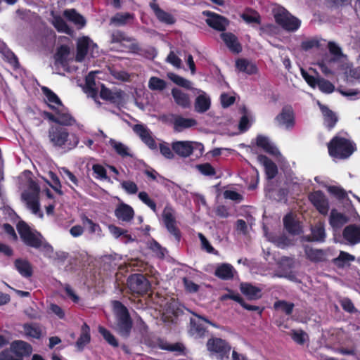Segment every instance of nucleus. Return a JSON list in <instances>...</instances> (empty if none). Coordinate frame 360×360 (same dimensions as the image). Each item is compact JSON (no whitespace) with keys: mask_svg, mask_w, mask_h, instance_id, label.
I'll return each mask as SVG.
<instances>
[{"mask_svg":"<svg viewBox=\"0 0 360 360\" xmlns=\"http://www.w3.org/2000/svg\"><path fill=\"white\" fill-rule=\"evenodd\" d=\"M43 92L49 106L54 111V113L47 112L46 117L50 120L61 125H72L75 120L70 115L58 96L46 87L43 88Z\"/></svg>","mask_w":360,"mask_h":360,"instance_id":"nucleus-1","label":"nucleus"},{"mask_svg":"<svg viewBox=\"0 0 360 360\" xmlns=\"http://www.w3.org/2000/svg\"><path fill=\"white\" fill-rule=\"evenodd\" d=\"M134 322L128 308L120 301L114 300V331L124 339L128 338Z\"/></svg>","mask_w":360,"mask_h":360,"instance_id":"nucleus-2","label":"nucleus"},{"mask_svg":"<svg viewBox=\"0 0 360 360\" xmlns=\"http://www.w3.org/2000/svg\"><path fill=\"white\" fill-rule=\"evenodd\" d=\"M49 138L53 146L65 151L75 148L79 143V139L75 134L69 133L67 129L60 126L50 128Z\"/></svg>","mask_w":360,"mask_h":360,"instance_id":"nucleus-3","label":"nucleus"},{"mask_svg":"<svg viewBox=\"0 0 360 360\" xmlns=\"http://www.w3.org/2000/svg\"><path fill=\"white\" fill-rule=\"evenodd\" d=\"M17 230L25 245L34 248L42 249L47 254L53 251L52 247L44 241L41 235L28 226L24 221L18 224Z\"/></svg>","mask_w":360,"mask_h":360,"instance_id":"nucleus-4","label":"nucleus"},{"mask_svg":"<svg viewBox=\"0 0 360 360\" xmlns=\"http://www.w3.org/2000/svg\"><path fill=\"white\" fill-rule=\"evenodd\" d=\"M103 75L100 71L91 72L86 77L85 92L96 101L98 94L100 97L106 101H110L112 98L111 91L106 88L104 84L100 82Z\"/></svg>","mask_w":360,"mask_h":360,"instance_id":"nucleus-5","label":"nucleus"},{"mask_svg":"<svg viewBox=\"0 0 360 360\" xmlns=\"http://www.w3.org/2000/svg\"><path fill=\"white\" fill-rule=\"evenodd\" d=\"M40 188L37 184L33 180L29 179L27 181V188L22 193V200L25 204L27 208L34 214L42 217L40 211L39 201Z\"/></svg>","mask_w":360,"mask_h":360,"instance_id":"nucleus-6","label":"nucleus"},{"mask_svg":"<svg viewBox=\"0 0 360 360\" xmlns=\"http://www.w3.org/2000/svg\"><path fill=\"white\" fill-rule=\"evenodd\" d=\"M328 151L331 156L337 158H347L354 151L352 143L344 139L335 137L328 144Z\"/></svg>","mask_w":360,"mask_h":360,"instance_id":"nucleus-7","label":"nucleus"},{"mask_svg":"<svg viewBox=\"0 0 360 360\" xmlns=\"http://www.w3.org/2000/svg\"><path fill=\"white\" fill-rule=\"evenodd\" d=\"M98 53V46L88 37H83L78 39L77 44V54L75 60L82 62L85 58H95Z\"/></svg>","mask_w":360,"mask_h":360,"instance_id":"nucleus-8","label":"nucleus"},{"mask_svg":"<svg viewBox=\"0 0 360 360\" xmlns=\"http://www.w3.org/2000/svg\"><path fill=\"white\" fill-rule=\"evenodd\" d=\"M127 287L134 295H144L148 292L150 284L148 279L142 274H134L127 279Z\"/></svg>","mask_w":360,"mask_h":360,"instance_id":"nucleus-9","label":"nucleus"},{"mask_svg":"<svg viewBox=\"0 0 360 360\" xmlns=\"http://www.w3.org/2000/svg\"><path fill=\"white\" fill-rule=\"evenodd\" d=\"M207 349L218 354L220 360H226L229 358L231 345L225 340L219 338H212L207 342Z\"/></svg>","mask_w":360,"mask_h":360,"instance_id":"nucleus-10","label":"nucleus"},{"mask_svg":"<svg viewBox=\"0 0 360 360\" xmlns=\"http://www.w3.org/2000/svg\"><path fill=\"white\" fill-rule=\"evenodd\" d=\"M114 51L118 52L122 48L128 49L129 51L136 53L139 51L138 44L134 42V40L127 37L124 32H117L114 34Z\"/></svg>","mask_w":360,"mask_h":360,"instance_id":"nucleus-11","label":"nucleus"},{"mask_svg":"<svg viewBox=\"0 0 360 360\" xmlns=\"http://www.w3.org/2000/svg\"><path fill=\"white\" fill-rule=\"evenodd\" d=\"M275 19L278 24L289 31L296 30L300 26V21L284 9L275 14Z\"/></svg>","mask_w":360,"mask_h":360,"instance_id":"nucleus-12","label":"nucleus"},{"mask_svg":"<svg viewBox=\"0 0 360 360\" xmlns=\"http://www.w3.org/2000/svg\"><path fill=\"white\" fill-rule=\"evenodd\" d=\"M202 13L207 17L206 19L207 24L216 30L223 32L226 30L229 25V20L224 16L207 11H203Z\"/></svg>","mask_w":360,"mask_h":360,"instance_id":"nucleus-13","label":"nucleus"},{"mask_svg":"<svg viewBox=\"0 0 360 360\" xmlns=\"http://www.w3.org/2000/svg\"><path fill=\"white\" fill-rule=\"evenodd\" d=\"M9 348L20 360H23L24 356H30L32 352V346L23 340H14Z\"/></svg>","mask_w":360,"mask_h":360,"instance_id":"nucleus-14","label":"nucleus"},{"mask_svg":"<svg viewBox=\"0 0 360 360\" xmlns=\"http://www.w3.org/2000/svg\"><path fill=\"white\" fill-rule=\"evenodd\" d=\"M310 201L316 207L320 213L326 214L328 212V202L321 191H316L309 196Z\"/></svg>","mask_w":360,"mask_h":360,"instance_id":"nucleus-15","label":"nucleus"},{"mask_svg":"<svg viewBox=\"0 0 360 360\" xmlns=\"http://www.w3.org/2000/svg\"><path fill=\"white\" fill-rule=\"evenodd\" d=\"M172 122L176 131H181L183 129L192 127L197 124L195 120L193 118H184L181 115H172Z\"/></svg>","mask_w":360,"mask_h":360,"instance_id":"nucleus-16","label":"nucleus"},{"mask_svg":"<svg viewBox=\"0 0 360 360\" xmlns=\"http://www.w3.org/2000/svg\"><path fill=\"white\" fill-rule=\"evenodd\" d=\"M162 217L168 231L173 234L177 240H179L180 233L176 227V221L173 217L172 210L169 207H165L163 211Z\"/></svg>","mask_w":360,"mask_h":360,"instance_id":"nucleus-17","label":"nucleus"},{"mask_svg":"<svg viewBox=\"0 0 360 360\" xmlns=\"http://www.w3.org/2000/svg\"><path fill=\"white\" fill-rule=\"evenodd\" d=\"M256 144L262 148L266 153L274 155L278 158H282V155L278 149L274 146L266 136L259 135L257 137Z\"/></svg>","mask_w":360,"mask_h":360,"instance_id":"nucleus-18","label":"nucleus"},{"mask_svg":"<svg viewBox=\"0 0 360 360\" xmlns=\"http://www.w3.org/2000/svg\"><path fill=\"white\" fill-rule=\"evenodd\" d=\"M343 238L351 245L360 242V226L356 225H349L344 229Z\"/></svg>","mask_w":360,"mask_h":360,"instance_id":"nucleus-19","label":"nucleus"},{"mask_svg":"<svg viewBox=\"0 0 360 360\" xmlns=\"http://www.w3.org/2000/svg\"><path fill=\"white\" fill-rule=\"evenodd\" d=\"M240 290L249 300H256L262 297V289L250 283H240Z\"/></svg>","mask_w":360,"mask_h":360,"instance_id":"nucleus-20","label":"nucleus"},{"mask_svg":"<svg viewBox=\"0 0 360 360\" xmlns=\"http://www.w3.org/2000/svg\"><path fill=\"white\" fill-rule=\"evenodd\" d=\"M133 130L149 148H155V142L150 136V131L144 125L135 124L133 127Z\"/></svg>","mask_w":360,"mask_h":360,"instance_id":"nucleus-21","label":"nucleus"},{"mask_svg":"<svg viewBox=\"0 0 360 360\" xmlns=\"http://www.w3.org/2000/svg\"><path fill=\"white\" fill-rule=\"evenodd\" d=\"M22 328L27 337L39 340L43 336L42 326L39 323H25L22 325Z\"/></svg>","mask_w":360,"mask_h":360,"instance_id":"nucleus-22","label":"nucleus"},{"mask_svg":"<svg viewBox=\"0 0 360 360\" xmlns=\"http://www.w3.org/2000/svg\"><path fill=\"white\" fill-rule=\"evenodd\" d=\"M221 37L226 46L233 53H238L242 51V46L238 38L231 32H223Z\"/></svg>","mask_w":360,"mask_h":360,"instance_id":"nucleus-23","label":"nucleus"},{"mask_svg":"<svg viewBox=\"0 0 360 360\" xmlns=\"http://www.w3.org/2000/svg\"><path fill=\"white\" fill-rule=\"evenodd\" d=\"M192 143L191 141H176L172 143V149L179 156L186 158L193 153Z\"/></svg>","mask_w":360,"mask_h":360,"instance_id":"nucleus-24","label":"nucleus"},{"mask_svg":"<svg viewBox=\"0 0 360 360\" xmlns=\"http://www.w3.org/2000/svg\"><path fill=\"white\" fill-rule=\"evenodd\" d=\"M276 120L280 124H285L288 128L292 127L295 123L292 109L289 106L284 107Z\"/></svg>","mask_w":360,"mask_h":360,"instance_id":"nucleus-25","label":"nucleus"},{"mask_svg":"<svg viewBox=\"0 0 360 360\" xmlns=\"http://www.w3.org/2000/svg\"><path fill=\"white\" fill-rule=\"evenodd\" d=\"M63 15L75 24L78 29L83 28L86 25L85 18L75 9H66L63 12Z\"/></svg>","mask_w":360,"mask_h":360,"instance_id":"nucleus-26","label":"nucleus"},{"mask_svg":"<svg viewBox=\"0 0 360 360\" xmlns=\"http://www.w3.org/2000/svg\"><path fill=\"white\" fill-rule=\"evenodd\" d=\"M257 160L264 165L268 179H271L274 178L278 173V168L276 164L263 155H258Z\"/></svg>","mask_w":360,"mask_h":360,"instance_id":"nucleus-27","label":"nucleus"},{"mask_svg":"<svg viewBox=\"0 0 360 360\" xmlns=\"http://www.w3.org/2000/svg\"><path fill=\"white\" fill-rule=\"evenodd\" d=\"M70 59V48L65 45L60 46L55 55L56 64L65 68Z\"/></svg>","mask_w":360,"mask_h":360,"instance_id":"nucleus-28","label":"nucleus"},{"mask_svg":"<svg viewBox=\"0 0 360 360\" xmlns=\"http://www.w3.org/2000/svg\"><path fill=\"white\" fill-rule=\"evenodd\" d=\"M326 237L323 224L321 222L317 223L311 228V236H304L303 238L307 241L323 242Z\"/></svg>","mask_w":360,"mask_h":360,"instance_id":"nucleus-29","label":"nucleus"},{"mask_svg":"<svg viewBox=\"0 0 360 360\" xmlns=\"http://www.w3.org/2000/svg\"><path fill=\"white\" fill-rule=\"evenodd\" d=\"M116 217L124 221H129L134 217V210L131 207L125 204L120 203L115 211Z\"/></svg>","mask_w":360,"mask_h":360,"instance_id":"nucleus-30","label":"nucleus"},{"mask_svg":"<svg viewBox=\"0 0 360 360\" xmlns=\"http://www.w3.org/2000/svg\"><path fill=\"white\" fill-rule=\"evenodd\" d=\"M211 105V101L205 92L196 97L194 103L195 110L199 113L207 111Z\"/></svg>","mask_w":360,"mask_h":360,"instance_id":"nucleus-31","label":"nucleus"},{"mask_svg":"<svg viewBox=\"0 0 360 360\" xmlns=\"http://www.w3.org/2000/svg\"><path fill=\"white\" fill-rule=\"evenodd\" d=\"M150 6L160 21L168 25H172L175 22L174 17L170 13L162 10L155 2H151Z\"/></svg>","mask_w":360,"mask_h":360,"instance_id":"nucleus-32","label":"nucleus"},{"mask_svg":"<svg viewBox=\"0 0 360 360\" xmlns=\"http://www.w3.org/2000/svg\"><path fill=\"white\" fill-rule=\"evenodd\" d=\"M283 223L286 230L291 234L297 235L302 231L300 224L295 220L291 214H288L283 219Z\"/></svg>","mask_w":360,"mask_h":360,"instance_id":"nucleus-33","label":"nucleus"},{"mask_svg":"<svg viewBox=\"0 0 360 360\" xmlns=\"http://www.w3.org/2000/svg\"><path fill=\"white\" fill-rule=\"evenodd\" d=\"M172 95L176 103L184 108L190 107L191 100L189 96L178 89L172 90Z\"/></svg>","mask_w":360,"mask_h":360,"instance_id":"nucleus-34","label":"nucleus"},{"mask_svg":"<svg viewBox=\"0 0 360 360\" xmlns=\"http://www.w3.org/2000/svg\"><path fill=\"white\" fill-rule=\"evenodd\" d=\"M90 328L86 323H84L82 326L81 334L76 342V347L79 350H82L85 345L90 342Z\"/></svg>","mask_w":360,"mask_h":360,"instance_id":"nucleus-35","label":"nucleus"},{"mask_svg":"<svg viewBox=\"0 0 360 360\" xmlns=\"http://www.w3.org/2000/svg\"><path fill=\"white\" fill-rule=\"evenodd\" d=\"M52 23L55 28L60 32L72 35L74 32L73 30L70 27L62 17L59 15H53Z\"/></svg>","mask_w":360,"mask_h":360,"instance_id":"nucleus-36","label":"nucleus"},{"mask_svg":"<svg viewBox=\"0 0 360 360\" xmlns=\"http://www.w3.org/2000/svg\"><path fill=\"white\" fill-rule=\"evenodd\" d=\"M134 18V15L128 12L116 13L114 14V25L124 26L130 24Z\"/></svg>","mask_w":360,"mask_h":360,"instance_id":"nucleus-37","label":"nucleus"},{"mask_svg":"<svg viewBox=\"0 0 360 360\" xmlns=\"http://www.w3.org/2000/svg\"><path fill=\"white\" fill-rule=\"evenodd\" d=\"M236 67L239 71L252 75L257 72V69L255 65L245 59H238L236 61Z\"/></svg>","mask_w":360,"mask_h":360,"instance_id":"nucleus-38","label":"nucleus"},{"mask_svg":"<svg viewBox=\"0 0 360 360\" xmlns=\"http://www.w3.org/2000/svg\"><path fill=\"white\" fill-rule=\"evenodd\" d=\"M305 252L307 257L313 262H318L326 259L327 254L322 250L307 248Z\"/></svg>","mask_w":360,"mask_h":360,"instance_id":"nucleus-39","label":"nucleus"},{"mask_svg":"<svg viewBox=\"0 0 360 360\" xmlns=\"http://www.w3.org/2000/svg\"><path fill=\"white\" fill-rule=\"evenodd\" d=\"M354 260V256L345 252H340L338 257L333 259V262L338 268H347L349 266V262Z\"/></svg>","mask_w":360,"mask_h":360,"instance_id":"nucleus-40","label":"nucleus"},{"mask_svg":"<svg viewBox=\"0 0 360 360\" xmlns=\"http://www.w3.org/2000/svg\"><path fill=\"white\" fill-rule=\"evenodd\" d=\"M295 304L285 300H278L274 304V308L276 310H281L285 315L290 316L293 311Z\"/></svg>","mask_w":360,"mask_h":360,"instance_id":"nucleus-41","label":"nucleus"},{"mask_svg":"<svg viewBox=\"0 0 360 360\" xmlns=\"http://www.w3.org/2000/svg\"><path fill=\"white\" fill-rule=\"evenodd\" d=\"M348 221V218L341 213L332 210L330 213V224L334 227H340Z\"/></svg>","mask_w":360,"mask_h":360,"instance_id":"nucleus-42","label":"nucleus"},{"mask_svg":"<svg viewBox=\"0 0 360 360\" xmlns=\"http://www.w3.org/2000/svg\"><path fill=\"white\" fill-rule=\"evenodd\" d=\"M290 335L292 340L298 345H303L306 342L307 334L302 330H292Z\"/></svg>","mask_w":360,"mask_h":360,"instance_id":"nucleus-43","label":"nucleus"},{"mask_svg":"<svg viewBox=\"0 0 360 360\" xmlns=\"http://www.w3.org/2000/svg\"><path fill=\"white\" fill-rule=\"evenodd\" d=\"M168 77L176 84L184 87L186 89H191V82L184 79L174 73L169 72L167 74Z\"/></svg>","mask_w":360,"mask_h":360,"instance_id":"nucleus-44","label":"nucleus"},{"mask_svg":"<svg viewBox=\"0 0 360 360\" xmlns=\"http://www.w3.org/2000/svg\"><path fill=\"white\" fill-rule=\"evenodd\" d=\"M280 268L283 269L298 268L299 264L297 261L289 257H283L278 261Z\"/></svg>","mask_w":360,"mask_h":360,"instance_id":"nucleus-45","label":"nucleus"},{"mask_svg":"<svg viewBox=\"0 0 360 360\" xmlns=\"http://www.w3.org/2000/svg\"><path fill=\"white\" fill-rule=\"evenodd\" d=\"M321 109L325 117V120L328 124V127H333L337 122V117L334 113L328 109L326 107L321 105Z\"/></svg>","mask_w":360,"mask_h":360,"instance_id":"nucleus-46","label":"nucleus"},{"mask_svg":"<svg viewBox=\"0 0 360 360\" xmlns=\"http://www.w3.org/2000/svg\"><path fill=\"white\" fill-rule=\"evenodd\" d=\"M241 18L248 23L260 24V16L255 11H248L241 15Z\"/></svg>","mask_w":360,"mask_h":360,"instance_id":"nucleus-47","label":"nucleus"},{"mask_svg":"<svg viewBox=\"0 0 360 360\" xmlns=\"http://www.w3.org/2000/svg\"><path fill=\"white\" fill-rule=\"evenodd\" d=\"M49 176L51 178L52 182L50 183L49 181H47V183L55 191H56L58 194L62 195L63 192L61 191V184L58 177L53 172H49Z\"/></svg>","mask_w":360,"mask_h":360,"instance_id":"nucleus-48","label":"nucleus"},{"mask_svg":"<svg viewBox=\"0 0 360 360\" xmlns=\"http://www.w3.org/2000/svg\"><path fill=\"white\" fill-rule=\"evenodd\" d=\"M229 293L222 295L219 300L222 302L226 301L227 300H232L238 304H240L242 300L243 299L239 293L235 292L233 290L228 289Z\"/></svg>","mask_w":360,"mask_h":360,"instance_id":"nucleus-49","label":"nucleus"},{"mask_svg":"<svg viewBox=\"0 0 360 360\" xmlns=\"http://www.w3.org/2000/svg\"><path fill=\"white\" fill-rule=\"evenodd\" d=\"M127 98L128 96L120 89L114 91V103H116L118 108H121L124 105Z\"/></svg>","mask_w":360,"mask_h":360,"instance_id":"nucleus-50","label":"nucleus"},{"mask_svg":"<svg viewBox=\"0 0 360 360\" xmlns=\"http://www.w3.org/2000/svg\"><path fill=\"white\" fill-rule=\"evenodd\" d=\"M162 349L169 352H176L179 354H184L186 349L184 345L181 342L166 344L162 347Z\"/></svg>","mask_w":360,"mask_h":360,"instance_id":"nucleus-51","label":"nucleus"},{"mask_svg":"<svg viewBox=\"0 0 360 360\" xmlns=\"http://www.w3.org/2000/svg\"><path fill=\"white\" fill-rule=\"evenodd\" d=\"M5 59L14 68H17L19 66V63L14 53L8 49H5L2 51Z\"/></svg>","mask_w":360,"mask_h":360,"instance_id":"nucleus-52","label":"nucleus"},{"mask_svg":"<svg viewBox=\"0 0 360 360\" xmlns=\"http://www.w3.org/2000/svg\"><path fill=\"white\" fill-rule=\"evenodd\" d=\"M148 86L152 90H162L165 88V82L158 77H151Z\"/></svg>","mask_w":360,"mask_h":360,"instance_id":"nucleus-53","label":"nucleus"},{"mask_svg":"<svg viewBox=\"0 0 360 360\" xmlns=\"http://www.w3.org/2000/svg\"><path fill=\"white\" fill-rule=\"evenodd\" d=\"M59 172L63 179L70 181L75 186L78 185L77 177L69 169L65 167H61L59 169Z\"/></svg>","mask_w":360,"mask_h":360,"instance_id":"nucleus-54","label":"nucleus"},{"mask_svg":"<svg viewBox=\"0 0 360 360\" xmlns=\"http://www.w3.org/2000/svg\"><path fill=\"white\" fill-rule=\"evenodd\" d=\"M114 149L116 150L117 154L121 155L122 158L131 156L129 153V148L122 143L114 142Z\"/></svg>","mask_w":360,"mask_h":360,"instance_id":"nucleus-55","label":"nucleus"},{"mask_svg":"<svg viewBox=\"0 0 360 360\" xmlns=\"http://www.w3.org/2000/svg\"><path fill=\"white\" fill-rule=\"evenodd\" d=\"M94 177L101 180L107 179L105 169L101 165H94L92 167Z\"/></svg>","mask_w":360,"mask_h":360,"instance_id":"nucleus-56","label":"nucleus"},{"mask_svg":"<svg viewBox=\"0 0 360 360\" xmlns=\"http://www.w3.org/2000/svg\"><path fill=\"white\" fill-rule=\"evenodd\" d=\"M296 272L297 271H275L274 276L280 278L283 277L291 281L300 283V280H299L296 276Z\"/></svg>","mask_w":360,"mask_h":360,"instance_id":"nucleus-57","label":"nucleus"},{"mask_svg":"<svg viewBox=\"0 0 360 360\" xmlns=\"http://www.w3.org/2000/svg\"><path fill=\"white\" fill-rule=\"evenodd\" d=\"M328 47L329 51L331 54H333L335 58L333 59L335 60V59H338L340 57L343 56V53L340 46H338L335 42L330 41L328 44Z\"/></svg>","mask_w":360,"mask_h":360,"instance_id":"nucleus-58","label":"nucleus"},{"mask_svg":"<svg viewBox=\"0 0 360 360\" xmlns=\"http://www.w3.org/2000/svg\"><path fill=\"white\" fill-rule=\"evenodd\" d=\"M316 84L322 91L326 93H330L334 89V86L330 82L323 79H318Z\"/></svg>","mask_w":360,"mask_h":360,"instance_id":"nucleus-59","label":"nucleus"},{"mask_svg":"<svg viewBox=\"0 0 360 360\" xmlns=\"http://www.w3.org/2000/svg\"><path fill=\"white\" fill-rule=\"evenodd\" d=\"M183 283L185 290L190 293L196 292L199 290V285L198 284L193 283L192 281L186 277L183 278Z\"/></svg>","mask_w":360,"mask_h":360,"instance_id":"nucleus-60","label":"nucleus"},{"mask_svg":"<svg viewBox=\"0 0 360 360\" xmlns=\"http://www.w3.org/2000/svg\"><path fill=\"white\" fill-rule=\"evenodd\" d=\"M82 223L89 229L91 233H96L101 230L98 224H95L91 219L86 217L82 218Z\"/></svg>","mask_w":360,"mask_h":360,"instance_id":"nucleus-61","label":"nucleus"},{"mask_svg":"<svg viewBox=\"0 0 360 360\" xmlns=\"http://www.w3.org/2000/svg\"><path fill=\"white\" fill-rule=\"evenodd\" d=\"M15 267L17 270H31L32 268L27 259L22 258L15 261Z\"/></svg>","mask_w":360,"mask_h":360,"instance_id":"nucleus-62","label":"nucleus"},{"mask_svg":"<svg viewBox=\"0 0 360 360\" xmlns=\"http://www.w3.org/2000/svg\"><path fill=\"white\" fill-rule=\"evenodd\" d=\"M122 187L130 194H134L137 192L138 188L136 184L131 181H124L122 182Z\"/></svg>","mask_w":360,"mask_h":360,"instance_id":"nucleus-63","label":"nucleus"},{"mask_svg":"<svg viewBox=\"0 0 360 360\" xmlns=\"http://www.w3.org/2000/svg\"><path fill=\"white\" fill-rule=\"evenodd\" d=\"M0 360H20L10 348L5 349L0 352Z\"/></svg>","mask_w":360,"mask_h":360,"instance_id":"nucleus-64","label":"nucleus"}]
</instances>
